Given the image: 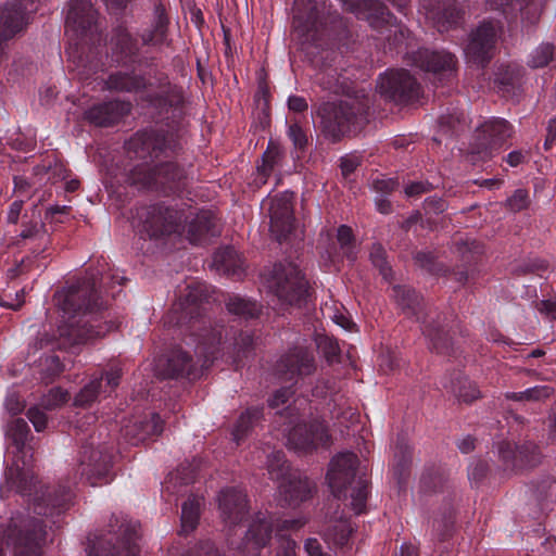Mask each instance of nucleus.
<instances>
[{
  "label": "nucleus",
  "instance_id": "obj_14",
  "mask_svg": "<svg viewBox=\"0 0 556 556\" xmlns=\"http://www.w3.org/2000/svg\"><path fill=\"white\" fill-rule=\"evenodd\" d=\"M112 464V453L104 444H94L92 440L83 446L79 458V473L91 485L106 481Z\"/></svg>",
  "mask_w": 556,
  "mask_h": 556
},
{
  "label": "nucleus",
  "instance_id": "obj_11",
  "mask_svg": "<svg viewBox=\"0 0 556 556\" xmlns=\"http://www.w3.org/2000/svg\"><path fill=\"white\" fill-rule=\"evenodd\" d=\"M137 214L151 238L179 232L182 222L187 219L182 210L163 203L142 207Z\"/></svg>",
  "mask_w": 556,
  "mask_h": 556
},
{
  "label": "nucleus",
  "instance_id": "obj_16",
  "mask_svg": "<svg viewBox=\"0 0 556 556\" xmlns=\"http://www.w3.org/2000/svg\"><path fill=\"white\" fill-rule=\"evenodd\" d=\"M497 37L496 26L492 22L481 23L469 37L465 54L468 61L483 66L488 63L495 49Z\"/></svg>",
  "mask_w": 556,
  "mask_h": 556
},
{
  "label": "nucleus",
  "instance_id": "obj_23",
  "mask_svg": "<svg viewBox=\"0 0 556 556\" xmlns=\"http://www.w3.org/2000/svg\"><path fill=\"white\" fill-rule=\"evenodd\" d=\"M28 2L33 0H14L0 8V40H9L23 30Z\"/></svg>",
  "mask_w": 556,
  "mask_h": 556
},
{
  "label": "nucleus",
  "instance_id": "obj_22",
  "mask_svg": "<svg viewBox=\"0 0 556 556\" xmlns=\"http://www.w3.org/2000/svg\"><path fill=\"white\" fill-rule=\"evenodd\" d=\"M338 508L337 502L329 505L320 534L328 544L342 547L349 543L354 528L349 519L339 515Z\"/></svg>",
  "mask_w": 556,
  "mask_h": 556
},
{
  "label": "nucleus",
  "instance_id": "obj_35",
  "mask_svg": "<svg viewBox=\"0 0 556 556\" xmlns=\"http://www.w3.org/2000/svg\"><path fill=\"white\" fill-rule=\"evenodd\" d=\"M154 18L153 29L142 37L144 43L159 45L166 39L168 18L163 4H155Z\"/></svg>",
  "mask_w": 556,
  "mask_h": 556
},
{
  "label": "nucleus",
  "instance_id": "obj_60",
  "mask_svg": "<svg viewBox=\"0 0 556 556\" xmlns=\"http://www.w3.org/2000/svg\"><path fill=\"white\" fill-rule=\"evenodd\" d=\"M5 409L13 416L18 415L25 408V403L17 394H10L4 402Z\"/></svg>",
  "mask_w": 556,
  "mask_h": 556
},
{
  "label": "nucleus",
  "instance_id": "obj_63",
  "mask_svg": "<svg viewBox=\"0 0 556 556\" xmlns=\"http://www.w3.org/2000/svg\"><path fill=\"white\" fill-rule=\"evenodd\" d=\"M359 164V159L355 155H346L342 157L340 163L342 175L348 177L358 167Z\"/></svg>",
  "mask_w": 556,
  "mask_h": 556
},
{
  "label": "nucleus",
  "instance_id": "obj_48",
  "mask_svg": "<svg viewBox=\"0 0 556 556\" xmlns=\"http://www.w3.org/2000/svg\"><path fill=\"white\" fill-rule=\"evenodd\" d=\"M530 0H485V3L492 10H500L504 14H511L517 11H523L529 7Z\"/></svg>",
  "mask_w": 556,
  "mask_h": 556
},
{
  "label": "nucleus",
  "instance_id": "obj_45",
  "mask_svg": "<svg viewBox=\"0 0 556 556\" xmlns=\"http://www.w3.org/2000/svg\"><path fill=\"white\" fill-rule=\"evenodd\" d=\"M555 47L552 43L543 42L538 46L529 55L528 65L531 68L545 67L553 60Z\"/></svg>",
  "mask_w": 556,
  "mask_h": 556
},
{
  "label": "nucleus",
  "instance_id": "obj_47",
  "mask_svg": "<svg viewBox=\"0 0 556 556\" xmlns=\"http://www.w3.org/2000/svg\"><path fill=\"white\" fill-rule=\"evenodd\" d=\"M233 363L238 366L244 359H248L253 351V338L250 333H240L236 339L233 346Z\"/></svg>",
  "mask_w": 556,
  "mask_h": 556
},
{
  "label": "nucleus",
  "instance_id": "obj_41",
  "mask_svg": "<svg viewBox=\"0 0 556 556\" xmlns=\"http://www.w3.org/2000/svg\"><path fill=\"white\" fill-rule=\"evenodd\" d=\"M262 409L257 407L249 408L242 413L232 431L235 441H239L249 432V430L261 419Z\"/></svg>",
  "mask_w": 556,
  "mask_h": 556
},
{
  "label": "nucleus",
  "instance_id": "obj_38",
  "mask_svg": "<svg viewBox=\"0 0 556 556\" xmlns=\"http://www.w3.org/2000/svg\"><path fill=\"white\" fill-rule=\"evenodd\" d=\"M554 389L551 386H535L521 392H506L505 399L516 402H540L551 397Z\"/></svg>",
  "mask_w": 556,
  "mask_h": 556
},
{
  "label": "nucleus",
  "instance_id": "obj_12",
  "mask_svg": "<svg viewBox=\"0 0 556 556\" xmlns=\"http://www.w3.org/2000/svg\"><path fill=\"white\" fill-rule=\"evenodd\" d=\"M47 532L42 520L27 518L21 526L10 529L8 541L13 546L14 556H43L42 545Z\"/></svg>",
  "mask_w": 556,
  "mask_h": 556
},
{
  "label": "nucleus",
  "instance_id": "obj_46",
  "mask_svg": "<svg viewBox=\"0 0 556 556\" xmlns=\"http://www.w3.org/2000/svg\"><path fill=\"white\" fill-rule=\"evenodd\" d=\"M227 309L231 314L245 318L255 317L260 313V307L255 302H251L241 298L230 299L227 303Z\"/></svg>",
  "mask_w": 556,
  "mask_h": 556
},
{
  "label": "nucleus",
  "instance_id": "obj_8",
  "mask_svg": "<svg viewBox=\"0 0 556 556\" xmlns=\"http://www.w3.org/2000/svg\"><path fill=\"white\" fill-rule=\"evenodd\" d=\"M186 178L185 169L172 161L161 162L153 167L139 164L129 173L131 185L157 190L165 194L180 190L185 186Z\"/></svg>",
  "mask_w": 556,
  "mask_h": 556
},
{
  "label": "nucleus",
  "instance_id": "obj_40",
  "mask_svg": "<svg viewBox=\"0 0 556 556\" xmlns=\"http://www.w3.org/2000/svg\"><path fill=\"white\" fill-rule=\"evenodd\" d=\"M266 467L270 479L282 481L290 475V466L281 451H275L267 456Z\"/></svg>",
  "mask_w": 556,
  "mask_h": 556
},
{
  "label": "nucleus",
  "instance_id": "obj_17",
  "mask_svg": "<svg viewBox=\"0 0 556 556\" xmlns=\"http://www.w3.org/2000/svg\"><path fill=\"white\" fill-rule=\"evenodd\" d=\"M177 147L178 143L173 134L165 135L154 130L137 134L129 141V149H132L141 157H146V154H149L151 159H159L161 155L169 156Z\"/></svg>",
  "mask_w": 556,
  "mask_h": 556
},
{
  "label": "nucleus",
  "instance_id": "obj_3",
  "mask_svg": "<svg viewBox=\"0 0 556 556\" xmlns=\"http://www.w3.org/2000/svg\"><path fill=\"white\" fill-rule=\"evenodd\" d=\"M68 38L66 54L80 79H87L99 67V47L102 35L98 24V12L90 1L74 0L65 18Z\"/></svg>",
  "mask_w": 556,
  "mask_h": 556
},
{
  "label": "nucleus",
  "instance_id": "obj_4",
  "mask_svg": "<svg viewBox=\"0 0 556 556\" xmlns=\"http://www.w3.org/2000/svg\"><path fill=\"white\" fill-rule=\"evenodd\" d=\"M207 299V291L201 283L188 286L184 300L173 304L170 311L165 315L163 323L166 327H182L191 324L190 328L197 339L195 354L202 368H207L217 357L219 345L223 339L224 327L198 319L200 316V304Z\"/></svg>",
  "mask_w": 556,
  "mask_h": 556
},
{
  "label": "nucleus",
  "instance_id": "obj_28",
  "mask_svg": "<svg viewBox=\"0 0 556 556\" xmlns=\"http://www.w3.org/2000/svg\"><path fill=\"white\" fill-rule=\"evenodd\" d=\"M130 112V103L123 101H109L93 105L85 112V118L100 127H109L116 124L123 116Z\"/></svg>",
  "mask_w": 556,
  "mask_h": 556
},
{
  "label": "nucleus",
  "instance_id": "obj_59",
  "mask_svg": "<svg viewBox=\"0 0 556 556\" xmlns=\"http://www.w3.org/2000/svg\"><path fill=\"white\" fill-rule=\"evenodd\" d=\"M100 377H102V380L105 379L106 388L111 392L119 384L122 368L119 366H113Z\"/></svg>",
  "mask_w": 556,
  "mask_h": 556
},
{
  "label": "nucleus",
  "instance_id": "obj_50",
  "mask_svg": "<svg viewBox=\"0 0 556 556\" xmlns=\"http://www.w3.org/2000/svg\"><path fill=\"white\" fill-rule=\"evenodd\" d=\"M68 400L67 391L61 388H53L41 397L40 405L45 409H54Z\"/></svg>",
  "mask_w": 556,
  "mask_h": 556
},
{
  "label": "nucleus",
  "instance_id": "obj_32",
  "mask_svg": "<svg viewBox=\"0 0 556 556\" xmlns=\"http://www.w3.org/2000/svg\"><path fill=\"white\" fill-rule=\"evenodd\" d=\"M140 425L142 426L140 433H134L137 424H128L124 427V435L134 444L143 442L149 437L157 435L163 431V421L157 414H151L150 417L140 419Z\"/></svg>",
  "mask_w": 556,
  "mask_h": 556
},
{
  "label": "nucleus",
  "instance_id": "obj_21",
  "mask_svg": "<svg viewBox=\"0 0 556 556\" xmlns=\"http://www.w3.org/2000/svg\"><path fill=\"white\" fill-rule=\"evenodd\" d=\"M280 501L289 507H296L312 498L316 492V484L299 472H292L283 479L279 486Z\"/></svg>",
  "mask_w": 556,
  "mask_h": 556
},
{
  "label": "nucleus",
  "instance_id": "obj_64",
  "mask_svg": "<svg viewBox=\"0 0 556 556\" xmlns=\"http://www.w3.org/2000/svg\"><path fill=\"white\" fill-rule=\"evenodd\" d=\"M304 551L307 554V556H325L327 555L326 552H324V548L319 541L315 538H308L304 542Z\"/></svg>",
  "mask_w": 556,
  "mask_h": 556
},
{
  "label": "nucleus",
  "instance_id": "obj_56",
  "mask_svg": "<svg viewBox=\"0 0 556 556\" xmlns=\"http://www.w3.org/2000/svg\"><path fill=\"white\" fill-rule=\"evenodd\" d=\"M337 239L341 248L345 250L344 253L346 254V256L353 257L351 253L352 243L354 239L352 229L346 225H341L337 231Z\"/></svg>",
  "mask_w": 556,
  "mask_h": 556
},
{
  "label": "nucleus",
  "instance_id": "obj_51",
  "mask_svg": "<svg viewBox=\"0 0 556 556\" xmlns=\"http://www.w3.org/2000/svg\"><path fill=\"white\" fill-rule=\"evenodd\" d=\"M317 345L329 362H334L340 354V346L337 340L329 337H320Z\"/></svg>",
  "mask_w": 556,
  "mask_h": 556
},
{
  "label": "nucleus",
  "instance_id": "obj_54",
  "mask_svg": "<svg viewBox=\"0 0 556 556\" xmlns=\"http://www.w3.org/2000/svg\"><path fill=\"white\" fill-rule=\"evenodd\" d=\"M24 290L12 292L3 291L0 293V305L10 309H18L24 303Z\"/></svg>",
  "mask_w": 556,
  "mask_h": 556
},
{
  "label": "nucleus",
  "instance_id": "obj_53",
  "mask_svg": "<svg viewBox=\"0 0 556 556\" xmlns=\"http://www.w3.org/2000/svg\"><path fill=\"white\" fill-rule=\"evenodd\" d=\"M506 206L513 212H520L529 206V195L527 190L517 189L514 194L506 200Z\"/></svg>",
  "mask_w": 556,
  "mask_h": 556
},
{
  "label": "nucleus",
  "instance_id": "obj_26",
  "mask_svg": "<svg viewBox=\"0 0 556 556\" xmlns=\"http://www.w3.org/2000/svg\"><path fill=\"white\" fill-rule=\"evenodd\" d=\"M154 372L161 378H178L194 372L192 357L181 349L173 350L166 357H160L154 365Z\"/></svg>",
  "mask_w": 556,
  "mask_h": 556
},
{
  "label": "nucleus",
  "instance_id": "obj_6",
  "mask_svg": "<svg viewBox=\"0 0 556 556\" xmlns=\"http://www.w3.org/2000/svg\"><path fill=\"white\" fill-rule=\"evenodd\" d=\"M368 102L357 98L324 103L318 110L323 132L333 141L355 134L368 123Z\"/></svg>",
  "mask_w": 556,
  "mask_h": 556
},
{
  "label": "nucleus",
  "instance_id": "obj_43",
  "mask_svg": "<svg viewBox=\"0 0 556 556\" xmlns=\"http://www.w3.org/2000/svg\"><path fill=\"white\" fill-rule=\"evenodd\" d=\"M102 377H97L92 379L89 383H87L75 396L74 404L79 407H87L91 405L101 392H106L108 390H102Z\"/></svg>",
  "mask_w": 556,
  "mask_h": 556
},
{
  "label": "nucleus",
  "instance_id": "obj_31",
  "mask_svg": "<svg viewBox=\"0 0 556 556\" xmlns=\"http://www.w3.org/2000/svg\"><path fill=\"white\" fill-rule=\"evenodd\" d=\"M218 235L217 219L208 211L200 212L188 225V240L192 244H202Z\"/></svg>",
  "mask_w": 556,
  "mask_h": 556
},
{
  "label": "nucleus",
  "instance_id": "obj_52",
  "mask_svg": "<svg viewBox=\"0 0 556 556\" xmlns=\"http://www.w3.org/2000/svg\"><path fill=\"white\" fill-rule=\"evenodd\" d=\"M298 544L294 540L283 534H277L275 556H298Z\"/></svg>",
  "mask_w": 556,
  "mask_h": 556
},
{
  "label": "nucleus",
  "instance_id": "obj_55",
  "mask_svg": "<svg viewBox=\"0 0 556 556\" xmlns=\"http://www.w3.org/2000/svg\"><path fill=\"white\" fill-rule=\"evenodd\" d=\"M27 418L33 424L35 430L37 432L43 431L48 424V418L46 413L40 409L38 406H31L28 408L26 413Z\"/></svg>",
  "mask_w": 556,
  "mask_h": 556
},
{
  "label": "nucleus",
  "instance_id": "obj_34",
  "mask_svg": "<svg viewBox=\"0 0 556 556\" xmlns=\"http://www.w3.org/2000/svg\"><path fill=\"white\" fill-rule=\"evenodd\" d=\"M144 79L141 76L129 75L125 73L111 74L106 80V87L110 90L118 92H134L143 89Z\"/></svg>",
  "mask_w": 556,
  "mask_h": 556
},
{
  "label": "nucleus",
  "instance_id": "obj_7",
  "mask_svg": "<svg viewBox=\"0 0 556 556\" xmlns=\"http://www.w3.org/2000/svg\"><path fill=\"white\" fill-rule=\"evenodd\" d=\"M394 296L402 313L410 319L422 324V333L429 339L432 349L440 354L451 352V339L448 332L442 327L441 316L433 317V312H426L422 298L413 289L406 287L394 288Z\"/></svg>",
  "mask_w": 556,
  "mask_h": 556
},
{
  "label": "nucleus",
  "instance_id": "obj_18",
  "mask_svg": "<svg viewBox=\"0 0 556 556\" xmlns=\"http://www.w3.org/2000/svg\"><path fill=\"white\" fill-rule=\"evenodd\" d=\"M293 192L286 191L270 200L269 230L278 241L286 239L293 228Z\"/></svg>",
  "mask_w": 556,
  "mask_h": 556
},
{
  "label": "nucleus",
  "instance_id": "obj_9",
  "mask_svg": "<svg viewBox=\"0 0 556 556\" xmlns=\"http://www.w3.org/2000/svg\"><path fill=\"white\" fill-rule=\"evenodd\" d=\"M281 415H286L290 428L287 433V446L295 452L308 453L319 446L330 444L327 427L318 420L306 422L304 415H300L295 407H287Z\"/></svg>",
  "mask_w": 556,
  "mask_h": 556
},
{
  "label": "nucleus",
  "instance_id": "obj_36",
  "mask_svg": "<svg viewBox=\"0 0 556 556\" xmlns=\"http://www.w3.org/2000/svg\"><path fill=\"white\" fill-rule=\"evenodd\" d=\"M448 388L458 401L464 403H471L481 397V393L477 386L466 377H456L455 380L451 381Z\"/></svg>",
  "mask_w": 556,
  "mask_h": 556
},
{
  "label": "nucleus",
  "instance_id": "obj_42",
  "mask_svg": "<svg viewBox=\"0 0 556 556\" xmlns=\"http://www.w3.org/2000/svg\"><path fill=\"white\" fill-rule=\"evenodd\" d=\"M111 45L115 52L122 55L121 59L134 55L137 51V43L125 28H117L111 38Z\"/></svg>",
  "mask_w": 556,
  "mask_h": 556
},
{
  "label": "nucleus",
  "instance_id": "obj_1",
  "mask_svg": "<svg viewBox=\"0 0 556 556\" xmlns=\"http://www.w3.org/2000/svg\"><path fill=\"white\" fill-rule=\"evenodd\" d=\"M7 438L15 447L14 462L5 473L7 484L26 497L37 515H52L65 508L72 492L67 486L51 489L37 479L33 471L34 447L28 444L30 429L22 418L10 421L5 430Z\"/></svg>",
  "mask_w": 556,
  "mask_h": 556
},
{
  "label": "nucleus",
  "instance_id": "obj_58",
  "mask_svg": "<svg viewBox=\"0 0 556 556\" xmlns=\"http://www.w3.org/2000/svg\"><path fill=\"white\" fill-rule=\"evenodd\" d=\"M397 181L393 178H377L372 181V189L377 193L389 194L397 187Z\"/></svg>",
  "mask_w": 556,
  "mask_h": 556
},
{
  "label": "nucleus",
  "instance_id": "obj_5",
  "mask_svg": "<svg viewBox=\"0 0 556 556\" xmlns=\"http://www.w3.org/2000/svg\"><path fill=\"white\" fill-rule=\"evenodd\" d=\"M328 484L337 497H346L348 491L352 498L351 506L355 514H362L368 495L366 472L359 468L358 457L352 452L336 455L327 472Z\"/></svg>",
  "mask_w": 556,
  "mask_h": 556
},
{
  "label": "nucleus",
  "instance_id": "obj_19",
  "mask_svg": "<svg viewBox=\"0 0 556 556\" xmlns=\"http://www.w3.org/2000/svg\"><path fill=\"white\" fill-rule=\"evenodd\" d=\"M110 527L117 536L115 544L105 556H138L139 547L136 542L139 525L124 518L119 520L117 516H113Z\"/></svg>",
  "mask_w": 556,
  "mask_h": 556
},
{
  "label": "nucleus",
  "instance_id": "obj_25",
  "mask_svg": "<svg viewBox=\"0 0 556 556\" xmlns=\"http://www.w3.org/2000/svg\"><path fill=\"white\" fill-rule=\"evenodd\" d=\"M413 64L434 75H451L456 67L455 56L446 51L419 49L409 56Z\"/></svg>",
  "mask_w": 556,
  "mask_h": 556
},
{
  "label": "nucleus",
  "instance_id": "obj_37",
  "mask_svg": "<svg viewBox=\"0 0 556 556\" xmlns=\"http://www.w3.org/2000/svg\"><path fill=\"white\" fill-rule=\"evenodd\" d=\"M280 160V150L275 146H269L267 150L263 153L262 164L256 167V178L254 182L256 186L264 185L267 180V177L270 175L274 167L278 164Z\"/></svg>",
  "mask_w": 556,
  "mask_h": 556
},
{
  "label": "nucleus",
  "instance_id": "obj_30",
  "mask_svg": "<svg viewBox=\"0 0 556 556\" xmlns=\"http://www.w3.org/2000/svg\"><path fill=\"white\" fill-rule=\"evenodd\" d=\"M344 9L354 13L358 18L369 21L374 27L379 26V22H388L390 13L387 8L377 0H341Z\"/></svg>",
  "mask_w": 556,
  "mask_h": 556
},
{
  "label": "nucleus",
  "instance_id": "obj_39",
  "mask_svg": "<svg viewBox=\"0 0 556 556\" xmlns=\"http://www.w3.org/2000/svg\"><path fill=\"white\" fill-rule=\"evenodd\" d=\"M200 506L201 500L195 496H190L182 504L181 507V531L190 532L192 531L199 521L200 517Z\"/></svg>",
  "mask_w": 556,
  "mask_h": 556
},
{
  "label": "nucleus",
  "instance_id": "obj_10",
  "mask_svg": "<svg viewBox=\"0 0 556 556\" xmlns=\"http://www.w3.org/2000/svg\"><path fill=\"white\" fill-rule=\"evenodd\" d=\"M267 282L268 288L285 304L301 306L307 296V281L292 263L276 264Z\"/></svg>",
  "mask_w": 556,
  "mask_h": 556
},
{
  "label": "nucleus",
  "instance_id": "obj_44",
  "mask_svg": "<svg viewBox=\"0 0 556 556\" xmlns=\"http://www.w3.org/2000/svg\"><path fill=\"white\" fill-rule=\"evenodd\" d=\"M22 227L23 229L20 233L22 239H42L46 237V227L36 205L33 208L29 220H24Z\"/></svg>",
  "mask_w": 556,
  "mask_h": 556
},
{
  "label": "nucleus",
  "instance_id": "obj_33",
  "mask_svg": "<svg viewBox=\"0 0 556 556\" xmlns=\"http://www.w3.org/2000/svg\"><path fill=\"white\" fill-rule=\"evenodd\" d=\"M213 264L218 270L227 275L240 276L242 273V260L239 253L230 247H226L215 252Z\"/></svg>",
  "mask_w": 556,
  "mask_h": 556
},
{
  "label": "nucleus",
  "instance_id": "obj_27",
  "mask_svg": "<svg viewBox=\"0 0 556 556\" xmlns=\"http://www.w3.org/2000/svg\"><path fill=\"white\" fill-rule=\"evenodd\" d=\"M425 9L427 18L441 33L456 25L460 18L456 0H430Z\"/></svg>",
  "mask_w": 556,
  "mask_h": 556
},
{
  "label": "nucleus",
  "instance_id": "obj_61",
  "mask_svg": "<svg viewBox=\"0 0 556 556\" xmlns=\"http://www.w3.org/2000/svg\"><path fill=\"white\" fill-rule=\"evenodd\" d=\"M288 134L296 148L301 149L306 144V136L303 129L296 123L289 126Z\"/></svg>",
  "mask_w": 556,
  "mask_h": 556
},
{
  "label": "nucleus",
  "instance_id": "obj_13",
  "mask_svg": "<svg viewBox=\"0 0 556 556\" xmlns=\"http://www.w3.org/2000/svg\"><path fill=\"white\" fill-rule=\"evenodd\" d=\"M381 96L395 103H408L418 99L420 86L406 70H389L377 81Z\"/></svg>",
  "mask_w": 556,
  "mask_h": 556
},
{
  "label": "nucleus",
  "instance_id": "obj_49",
  "mask_svg": "<svg viewBox=\"0 0 556 556\" xmlns=\"http://www.w3.org/2000/svg\"><path fill=\"white\" fill-rule=\"evenodd\" d=\"M369 256L374 266L379 269L380 274L384 278H388L391 273V267L387 261V254L383 247L379 243L372 244Z\"/></svg>",
  "mask_w": 556,
  "mask_h": 556
},
{
  "label": "nucleus",
  "instance_id": "obj_20",
  "mask_svg": "<svg viewBox=\"0 0 556 556\" xmlns=\"http://www.w3.org/2000/svg\"><path fill=\"white\" fill-rule=\"evenodd\" d=\"M510 135L511 126L505 119L494 118L485 122L478 131L476 152L492 155L494 151L501 149Z\"/></svg>",
  "mask_w": 556,
  "mask_h": 556
},
{
  "label": "nucleus",
  "instance_id": "obj_57",
  "mask_svg": "<svg viewBox=\"0 0 556 556\" xmlns=\"http://www.w3.org/2000/svg\"><path fill=\"white\" fill-rule=\"evenodd\" d=\"M186 556H222V554L212 542L205 541L193 546Z\"/></svg>",
  "mask_w": 556,
  "mask_h": 556
},
{
  "label": "nucleus",
  "instance_id": "obj_29",
  "mask_svg": "<svg viewBox=\"0 0 556 556\" xmlns=\"http://www.w3.org/2000/svg\"><path fill=\"white\" fill-rule=\"evenodd\" d=\"M273 525L266 519L254 521L245 532L244 540L237 548L247 556H258L261 548L266 546L271 538Z\"/></svg>",
  "mask_w": 556,
  "mask_h": 556
},
{
  "label": "nucleus",
  "instance_id": "obj_2",
  "mask_svg": "<svg viewBox=\"0 0 556 556\" xmlns=\"http://www.w3.org/2000/svg\"><path fill=\"white\" fill-rule=\"evenodd\" d=\"M54 299L64 316V324L59 326L63 344H80L104 336L111 328L102 323L98 312L103 301L96 289L93 278L81 281L59 291Z\"/></svg>",
  "mask_w": 556,
  "mask_h": 556
},
{
  "label": "nucleus",
  "instance_id": "obj_24",
  "mask_svg": "<svg viewBox=\"0 0 556 556\" xmlns=\"http://www.w3.org/2000/svg\"><path fill=\"white\" fill-rule=\"evenodd\" d=\"M218 508L224 522L237 525L248 514L247 494L237 488H227L218 495Z\"/></svg>",
  "mask_w": 556,
  "mask_h": 556
},
{
  "label": "nucleus",
  "instance_id": "obj_62",
  "mask_svg": "<svg viewBox=\"0 0 556 556\" xmlns=\"http://www.w3.org/2000/svg\"><path fill=\"white\" fill-rule=\"evenodd\" d=\"M432 188V185L427 181H416L406 186L405 194L407 197H418L422 193L429 192Z\"/></svg>",
  "mask_w": 556,
  "mask_h": 556
},
{
  "label": "nucleus",
  "instance_id": "obj_15",
  "mask_svg": "<svg viewBox=\"0 0 556 556\" xmlns=\"http://www.w3.org/2000/svg\"><path fill=\"white\" fill-rule=\"evenodd\" d=\"M315 369L313 352L300 345L281 355L275 365L276 375L285 381H293L309 376Z\"/></svg>",
  "mask_w": 556,
  "mask_h": 556
}]
</instances>
